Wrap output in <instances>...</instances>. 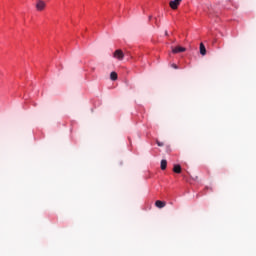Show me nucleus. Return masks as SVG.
Masks as SVG:
<instances>
[{
  "label": "nucleus",
  "instance_id": "1",
  "mask_svg": "<svg viewBox=\"0 0 256 256\" xmlns=\"http://www.w3.org/2000/svg\"><path fill=\"white\" fill-rule=\"evenodd\" d=\"M113 58L118 59V61H123V59H125V54L123 53V50H116L113 54Z\"/></svg>",
  "mask_w": 256,
  "mask_h": 256
},
{
  "label": "nucleus",
  "instance_id": "2",
  "mask_svg": "<svg viewBox=\"0 0 256 256\" xmlns=\"http://www.w3.org/2000/svg\"><path fill=\"white\" fill-rule=\"evenodd\" d=\"M45 7H47V3L43 0L36 1V9L37 11H45Z\"/></svg>",
  "mask_w": 256,
  "mask_h": 256
},
{
  "label": "nucleus",
  "instance_id": "3",
  "mask_svg": "<svg viewBox=\"0 0 256 256\" xmlns=\"http://www.w3.org/2000/svg\"><path fill=\"white\" fill-rule=\"evenodd\" d=\"M181 1L182 0H172L170 1L169 6L171 7V9L175 11L176 9L179 8V5H181Z\"/></svg>",
  "mask_w": 256,
  "mask_h": 256
},
{
  "label": "nucleus",
  "instance_id": "4",
  "mask_svg": "<svg viewBox=\"0 0 256 256\" xmlns=\"http://www.w3.org/2000/svg\"><path fill=\"white\" fill-rule=\"evenodd\" d=\"M186 51L185 47L177 46L172 49V53L177 54V53H184Z\"/></svg>",
  "mask_w": 256,
  "mask_h": 256
},
{
  "label": "nucleus",
  "instance_id": "5",
  "mask_svg": "<svg viewBox=\"0 0 256 256\" xmlns=\"http://www.w3.org/2000/svg\"><path fill=\"white\" fill-rule=\"evenodd\" d=\"M165 205H167V204L161 200H157L155 202V206L158 207V209H163V207H165Z\"/></svg>",
  "mask_w": 256,
  "mask_h": 256
},
{
  "label": "nucleus",
  "instance_id": "6",
  "mask_svg": "<svg viewBox=\"0 0 256 256\" xmlns=\"http://www.w3.org/2000/svg\"><path fill=\"white\" fill-rule=\"evenodd\" d=\"M200 54L207 55V49L205 48V44L200 43Z\"/></svg>",
  "mask_w": 256,
  "mask_h": 256
},
{
  "label": "nucleus",
  "instance_id": "7",
  "mask_svg": "<svg viewBox=\"0 0 256 256\" xmlns=\"http://www.w3.org/2000/svg\"><path fill=\"white\" fill-rule=\"evenodd\" d=\"M174 173H181V165L176 164L173 168Z\"/></svg>",
  "mask_w": 256,
  "mask_h": 256
},
{
  "label": "nucleus",
  "instance_id": "8",
  "mask_svg": "<svg viewBox=\"0 0 256 256\" xmlns=\"http://www.w3.org/2000/svg\"><path fill=\"white\" fill-rule=\"evenodd\" d=\"M161 169L162 171L167 169V160H161Z\"/></svg>",
  "mask_w": 256,
  "mask_h": 256
},
{
  "label": "nucleus",
  "instance_id": "9",
  "mask_svg": "<svg viewBox=\"0 0 256 256\" xmlns=\"http://www.w3.org/2000/svg\"><path fill=\"white\" fill-rule=\"evenodd\" d=\"M110 79L111 81H117V72H111Z\"/></svg>",
  "mask_w": 256,
  "mask_h": 256
},
{
  "label": "nucleus",
  "instance_id": "10",
  "mask_svg": "<svg viewBox=\"0 0 256 256\" xmlns=\"http://www.w3.org/2000/svg\"><path fill=\"white\" fill-rule=\"evenodd\" d=\"M158 147H163L165 144L163 142H160V141H156Z\"/></svg>",
  "mask_w": 256,
  "mask_h": 256
},
{
  "label": "nucleus",
  "instance_id": "11",
  "mask_svg": "<svg viewBox=\"0 0 256 256\" xmlns=\"http://www.w3.org/2000/svg\"><path fill=\"white\" fill-rule=\"evenodd\" d=\"M171 67H172L173 69H179V66H177V64H172Z\"/></svg>",
  "mask_w": 256,
  "mask_h": 256
},
{
  "label": "nucleus",
  "instance_id": "12",
  "mask_svg": "<svg viewBox=\"0 0 256 256\" xmlns=\"http://www.w3.org/2000/svg\"><path fill=\"white\" fill-rule=\"evenodd\" d=\"M151 19H153V16H148V20L151 21Z\"/></svg>",
  "mask_w": 256,
  "mask_h": 256
},
{
  "label": "nucleus",
  "instance_id": "13",
  "mask_svg": "<svg viewBox=\"0 0 256 256\" xmlns=\"http://www.w3.org/2000/svg\"><path fill=\"white\" fill-rule=\"evenodd\" d=\"M154 22L157 25V17L154 18Z\"/></svg>",
  "mask_w": 256,
  "mask_h": 256
}]
</instances>
